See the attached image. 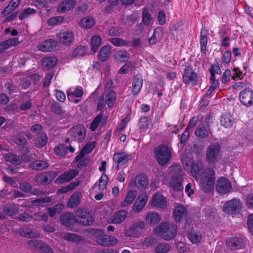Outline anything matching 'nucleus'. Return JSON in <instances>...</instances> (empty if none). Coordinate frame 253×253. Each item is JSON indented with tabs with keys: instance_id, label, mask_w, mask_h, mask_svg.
Returning a JSON list of instances; mask_svg holds the SVG:
<instances>
[{
	"instance_id": "f257e3e1",
	"label": "nucleus",
	"mask_w": 253,
	"mask_h": 253,
	"mask_svg": "<svg viewBox=\"0 0 253 253\" xmlns=\"http://www.w3.org/2000/svg\"><path fill=\"white\" fill-rule=\"evenodd\" d=\"M170 173V187L174 191H182L183 189L182 185L183 171L182 168L178 165H174L172 167Z\"/></svg>"
},
{
	"instance_id": "f03ea898",
	"label": "nucleus",
	"mask_w": 253,
	"mask_h": 253,
	"mask_svg": "<svg viewBox=\"0 0 253 253\" xmlns=\"http://www.w3.org/2000/svg\"><path fill=\"white\" fill-rule=\"evenodd\" d=\"M177 227L173 224L168 222H162L157 226L155 230V233L159 234L166 240H170L173 238L177 233Z\"/></svg>"
},
{
	"instance_id": "7ed1b4c3",
	"label": "nucleus",
	"mask_w": 253,
	"mask_h": 253,
	"mask_svg": "<svg viewBox=\"0 0 253 253\" xmlns=\"http://www.w3.org/2000/svg\"><path fill=\"white\" fill-rule=\"evenodd\" d=\"M154 153L157 162L161 166L166 165L172 156L170 149L165 145H161L156 147Z\"/></svg>"
},
{
	"instance_id": "20e7f679",
	"label": "nucleus",
	"mask_w": 253,
	"mask_h": 253,
	"mask_svg": "<svg viewBox=\"0 0 253 253\" xmlns=\"http://www.w3.org/2000/svg\"><path fill=\"white\" fill-rule=\"evenodd\" d=\"M204 176L202 178L201 187L206 193L211 192L215 183V172L212 168H207L204 171Z\"/></svg>"
},
{
	"instance_id": "39448f33",
	"label": "nucleus",
	"mask_w": 253,
	"mask_h": 253,
	"mask_svg": "<svg viewBox=\"0 0 253 253\" xmlns=\"http://www.w3.org/2000/svg\"><path fill=\"white\" fill-rule=\"evenodd\" d=\"M86 235L95 241L98 244L101 246L106 245V235L102 229L97 228H88L85 230Z\"/></svg>"
},
{
	"instance_id": "423d86ee",
	"label": "nucleus",
	"mask_w": 253,
	"mask_h": 253,
	"mask_svg": "<svg viewBox=\"0 0 253 253\" xmlns=\"http://www.w3.org/2000/svg\"><path fill=\"white\" fill-rule=\"evenodd\" d=\"M221 151L220 145L216 143H211L208 147L206 159L209 164H214L218 162V156Z\"/></svg>"
},
{
	"instance_id": "0eeeda50",
	"label": "nucleus",
	"mask_w": 253,
	"mask_h": 253,
	"mask_svg": "<svg viewBox=\"0 0 253 253\" xmlns=\"http://www.w3.org/2000/svg\"><path fill=\"white\" fill-rule=\"evenodd\" d=\"M76 223L85 226H90L93 224L94 219L91 213L86 211L78 209L76 212Z\"/></svg>"
},
{
	"instance_id": "6e6552de",
	"label": "nucleus",
	"mask_w": 253,
	"mask_h": 253,
	"mask_svg": "<svg viewBox=\"0 0 253 253\" xmlns=\"http://www.w3.org/2000/svg\"><path fill=\"white\" fill-rule=\"evenodd\" d=\"M68 134L73 140L81 142L85 138L86 129L83 125L79 124L73 126L68 131Z\"/></svg>"
},
{
	"instance_id": "1a4fd4ad",
	"label": "nucleus",
	"mask_w": 253,
	"mask_h": 253,
	"mask_svg": "<svg viewBox=\"0 0 253 253\" xmlns=\"http://www.w3.org/2000/svg\"><path fill=\"white\" fill-rule=\"evenodd\" d=\"M242 205L240 201L237 199H233L227 201L223 207V211L229 215L235 214L241 210Z\"/></svg>"
},
{
	"instance_id": "9d476101",
	"label": "nucleus",
	"mask_w": 253,
	"mask_h": 253,
	"mask_svg": "<svg viewBox=\"0 0 253 253\" xmlns=\"http://www.w3.org/2000/svg\"><path fill=\"white\" fill-rule=\"evenodd\" d=\"M215 186L217 192L220 194H225L230 192L232 188L231 182L223 177L218 179Z\"/></svg>"
},
{
	"instance_id": "9b49d317",
	"label": "nucleus",
	"mask_w": 253,
	"mask_h": 253,
	"mask_svg": "<svg viewBox=\"0 0 253 253\" xmlns=\"http://www.w3.org/2000/svg\"><path fill=\"white\" fill-rule=\"evenodd\" d=\"M239 98L244 105L249 107L253 105V90L249 87L243 89L240 93Z\"/></svg>"
},
{
	"instance_id": "f8f14e48",
	"label": "nucleus",
	"mask_w": 253,
	"mask_h": 253,
	"mask_svg": "<svg viewBox=\"0 0 253 253\" xmlns=\"http://www.w3.org/2000/svg\"><path fill=\"white\" fill-rule=\"evenodd\" d=\"M57 174V172L55 171L45 172L36 176V181L42 184H48L52 182Z\"/></svg>"
},
{
	"instance_id": "ddd939ff",
	"label": "nucleus",
	"mask_w": 253,
	"mask_h": 253,
	"mask_svg": "<svg viewBox=\"0 0 253 253\" xmlns=\"http://www.w3.org/2000/svg\"><path fill=\"white\" fill-rule=\"evenodd\" d=\"M58 43L56 41L48 39L38 45V49L43 52L54 51L57 49Z\"/></svg>"
},
{
	"instance_id": "4468645a",
	"label": "nucleus",
	"mask_w": 253,
	"mask_h": 253,
	"mask_svg": "<svg viewBox=\"0 0 253 253\" xmlns=\"http://www.w3.org/2000/svg\"><path fill=\"white\" fill-rule=\"evenodd\" d=\"M183 82L188 84L192 82L193 85L197 84V74L192 71L190 66H186L184 69V75H183Z\"/></svg>"
},
{
	"instance_id": "2eb2a0df",
	"label": "nucleus",
	"mask_w": 253,
	"mask_h": 253,
	"mask_svg": "<svg viewBox=\"0 0 253 253\" xmlns=\"http://www.w3.org/2000/svg\"><path fill=\"white\" fill-rule=\"evenodd\" d=\"M226 245L232 250H238L244 248L246 243L242 238L234 237L229 238L226 241Z\"/></svg>"
},
{
	"instance_id": "dca6fc26",
	"label": "nucleus",
	"mask_w": 253,
	"mask_h": 253,
	"mask_svg": "<svg viewBox=\"0 0 253 253\" xmlns=\"http://www.w3.org/2000/svg\"><path fill=\"white\" fill-rule=\"evenodd\" d=\"M77 174L78 171L76 169H71L66 171L59 176L54 181L56 184L64 183L73 179Z\"/></svg>"
},
{
	"instance_id": "f3484780",
	"label": "nucleus",
	"mask_w": 253,
	"mask_h": 253,
	"mask_svg": "<svg viewBox=\"0 0 253 253\" xmlns=\"http://www.w3.org/2000/svg\"><path fill=\"white\" fill-rule=\"evenodd\" d=\"M187 210L186 208L182 205L176 207L173 210V215L175 220L177 222H180L187 215Z\"/></svg>"
},
{
	"instance_id": "a211bd4d",
	"label": "nucleus",
	"mask_w": 253,
	"mask_h": 253,
	"mask_svg": "<svg viewBox=\"0 0 253 253\" xmlns=\"http://www.w3.org/2000/svg\"><path fill=\"white\" fill-rule=\"evenodd\" d=\"M60 221L63 225L69 227L76 223V217L71 212H65L60 216Z\"/></svg>"
},
{
	"instance_id": "6ab92c4d",
	"label": "nucleus",
	"mask_w": 253,
	"mask_h": 253,
	"mask_svg": "<svg viewBox=\"0 0 253 253\" xmlns=\"http://www.w3.org/2000/svg\"><path fill=\"white\" fill-rule=\"evenodd\" d=\"M130 186H136L138 188L141 189H144L146 188L148 185V178L147 176L144 174H141L135 177L134 181L129 184Z\"/></svg>"
},
{
	"instance_id": "aec40b11",
	"label": "nucleus",
	"mask_w": 253,
	"mask_h": 253,
	"mask_svg": "<svg viewBox=\"0 0 253 253\" xmlns=\"http://www.w3.org/2000/svg\"><path fill=\"white\" fill-rule=\"evenodd\" d=\"M59 36L60 43L64 45H70L74 40V34L70 31L60 33Z\"/></svg>"
},
{
	"instance_id": "412c9836",
	"label": "nucleus",
	"mask_w": 253,
	"mask_h": 253,
	"mask_svg": "<svg viewBox=\"0 0 253 253\" xmlns=\"http://www.w3.org/2000/svg\"><path fill=\"white\" fill-rule=\"evenodd\" d=\"M151 205L161 208H164L167 206V201L165 197L160 193H155L152 197Z\"/></svg>"
},
{
	"instance_id": "4be33fe9",
	"label": "nucleus",
	"mask_w": 253,
	"mask_h": 253,
	"mask_svg": "<svg viewBox=\"0 0 253 253\" xmlns=\"http://www.w3.org/2000/svg\"><path fill=\"white\" fill-rule=\"evenodd\" d=\"M148 200V196L146 194L139 195L135 201L133 209L136 212H140L146 205Z\"/></svg>"
},
{
	"instance_id": "5701e85b",
	"label": "nucleus",
	"mask_w": 253,
	"mask_h": 253,
	"mask_svg": "<svg viewBox=\"0 0 253 253\" xmlns=\"http://www.w3.org/2000/svg\"><path fill=\"white\" fill-rule=\"evenodd\" d=\"M145 219L147 223L154 226L160 222L161 217L157 212H151L146 214Z\"/></svg>"
},
{
	"instance_id": "b1692460",
	"label": "nucleus",
	"mask_w": 253,
	"mask_h": 253,
	"mask_svg": "<svg viewBox=\"0 0 253 253\" xmlns=\"http://www.w3.org/2000/svg\"><path fill=\"white\" fill-rule=\"evenodd\" d=\"M19 43L18 38H14L0 43V53H3L6 49L12 46H16Z\"/></svg>"
},
{
	"instance_id": "393cba45",
	"label": "nucleus",
	"mask_w": 253,
	"mask_h": 253,
	"mask_svg": "<svg viewBox=\"0 0 253 253\" xmlns=\"http://www.w3.org/2000/svg\"><path fill=\"white\" fill-rule=\"evenodd\" d=\"M76 2L74 0H65L62 2L57 8V11L60 13L73 9L76 5Z\"/></svg>"
},
{
	"instance_id": "a878e982",
	"label": "nucleus",
	"mask_w": 253,
	"mask_h": 253,
	"mask_svg": "<svg viewBox=\"0 0 253 253\" xmlns=\"http://www.w3.org/2000/svg\"><path fill=\"white\" fill-rule=\"evenodd\" d=\"M114 161L120 164L121 166L125 165L131 157L124 152L115 153L113 156Z\"/></svg>"
},
{
	"instance_id": "bb28decb",
	"label": "nucleus",
	"mask_w": 253,
	"mask_h": 253,
	"mask_svg": "<svg viewBox=\"0 0 253 253\" xmlns=\"http://www.w3.org/2000/svg\"><path fill=\"white\" fill-rule=\"evenodd\" d=\"M58 62L56 57H48L42 59L41 63L43 68L49 69L54 66Z\"/></svg>"
},
{
	"instance_id": "cd10ccee",
	"label": "nucleus",
	"mask_w": 253,
	"mask_h": 253,
	"mask_svg": "<svg viewBox=\"0 0 253 253\" xmlns=\"http://www.w3.org/2000/svg\"><path fill=\"white\" fill-rule=\"evenodd\" d=\"M127 212L124 210H120L115 212L112 219V223L115 224L121 223L125 220Z\"/></svg>"
},
{
	"instance_id": "c85d7f7f",
	"label": "nucleus",
	"mask_w": 253,
	"mask_h": 253,
	"mask_svg": "<svg viewBox=\"0 0 253 253\" xmlns=\"http://www.w3.org/2000/svg\"><path fill=\"white\" fill-rule=\"evenodd\" d=\"M145 223L144 221H139L133 223L129 228V232L131 234L137 235L141 233L142 230L144 228Z\"/></svg>"
},
{
	"instance_id": "c756f323",
	"label": "nucleus",
	"mask_w": 253,
	"mask_h": 253,
	"mask_svg": "<svg viewBox=\"0 0 253 253\" xmlns=\"http://www.w3.org/2000/svg\"><path fill=\"white\" fill-rule=\"evenodd\" d=\"M191 172L192 176L195 178H198L201 174L203 171V166L201 162L192 163L191 165Z\"/></svg>"
},
{
	"instance_id": "7c9ffc66",
	"label": "nucleus",
	"mask_w": 253,
	"mask_h": 253,
	"mask_svg": "<svg viewBox=\"0 0 253 253\" xmlns=\"http://www.w3.org/2000/svg\"><path fill=\"white\" fill-rule=\"evenodd\" d=\"M142 79L141 77L136 75L133 79L132 82V93L136 95L138 93L142 86Z\"/></svg>"
},
{
	"instance_id": "2f4dec72",
	"label": "nucleus",
	"mask_w": 253,
	"mask_h": 253,
	"mask_svg": "<svg viewBox=\"0 0 253 253\" xmlns=\"http://www.w3.org/2000/svg\"><path fill=\"white\" fill-rule=\"evenodd\" d=\"M111 46L106 45L102 46L99 51V53L98 55V58L102 62H105L107 61L110 54Z\"/></svg>"
},
{
	"instance_id": "473e14b6",
	"label": "nucleus",
	"mask_w": 253,
	"mask_h": 253,
	"mask_svg": "<svg viewBox=\"0 0 253 253\" xmlns=\"http://www.w3.org/2000/svg\"><path fill=\"white\" fill-rule=\"evenodd\" d=\"M2 211L5 214L12 216L18 212L19 208L14 204H7L3 207Z\"/></svg>"
},
{
	"instance_id": "72a5a7b5",
	"label": "nucleus",
	"mask_w": 253,
	"mask_h": 253,
	"mask_svg": "<svg viewBox=\"0 0 253 253\" xmlns=\"http://www.w3.org/2000/svg\"><path fill=\"white\" fill-rule=\"evenodd\" d=\"M80 195L81 193L79 192L73 193L68 201L67 206L71 208L78 206L80 203Z\"/></svg>"
},
{
	"instance_id": "f704fd0d",
	"label": "nucleus",
	"mask_w": 253,
	"mask_h": 253,
	"mask_svg": "<svg viewBox=\"0 0 253 253\" xmlns=\"http://www.w3.org/2000/svg\"><path fill=\"white\" fill-rule=\"evenodd\" d=\"M18 233L21 236L27 238H35L39 237V234L34 232L33 230L26 227L20 228Z\"/></svg>"
},
{
	"instance_id": "c9c22d12",
	"label": "nucleus",
	"mask_w": 253,
	"mask_h": 253,
	"mask_svg": "<svg viewBox=\"0 0 253 253\" xmlns=\"http://www.w3.org/2000/svg\"><path fill=\"white\" fill-rule=\"evenodd\" d=\"M137 195V191L136 190L129 191L125 198L124 201L122 204L123 207L127 206L130 205Z\"/></svg>"
},
{
	"instance_id": "e433bc0d",
	"label": "nucleus",
	"mask_w": 253,
	"mask_h": 253,
	"mask_svg": "<svg viewBox=\"0 0 253 253\" xmlns=\"http://www.w3.org/2000/svg\"><path fill=\"white\" fill-rule=\"evenodd\" d=\"M49 164L44 161L37 160L30 164V168L33 169L42 170L48 167Z\"/></svg>"
},
{
	"instance_id": "4c0bfd02",
	"label": "nucleus",
	"mask_w": 253,
	"mask_h": 253,
	"mask_svg": "<svg viewBox=\"0 0 253 253\" xmlns=\"http://www.w3.org/2000/svg\"><path fill=\"white\" fill-rule=\"evenodd\" d=\"M50 110L52 113L58 116L63 115L65 113V110L61 104L57 102H54L51 104Z\"/></svg>"
},
{
	"instance_id": "58836bf2",
	"label": "nucleus",
	"mask_w": 253,
	"mask_h": 253,
	"mask_svg": "<svg viewBox=\"0 0 253 253\" xmlns=\"http://www.w3.org/2000/svg\"><path fill=\"white\" fill-rule=\"evenodd\" d=\"M62 238L67 241L75 243H79L83 240L81 236L71 233H66L64 234Z\"/></svg>"
},
{
	"instance_id": "ea45409f",
	"label": "nucleus",
	"mask_w": 253,
	"mask_h": 253,
	"mask_svg": "<svg viewBox=\"0 0 253 253\" xmlns=\"http://www.w3.org/2000/svg\"><path fill=\"white\" fill-rule=\"evenodd\" d=\"M48 137L45 133H42L35 138V144L38 148H42L47 143Z\"/></svg>"
},
{
	"instance_id": "a19ab883",
	"label": "nucleus",
	"mask_w": 253,
	"mask_h": 253,
	"mask_svg": "<svg viewBox=\"0 0 253 253\" xmlns=\"http://www.w3.org/2000/svg\"><path fill=\"white\" fill-rule=\"evenodd\" d=\"M80 184V181L77 180L74 182H71L69 185L63 187L62 188L59 189L58 192L60 194L66 193L69 191L73 190L76 187L79 186Z\"/></svg>"
},
{
	"instance_id": "79ce46f5",
	"label": "nucleus",
	"mask_w": 253,
	"mask_h": 253,
	"mask_svg": "<svg viewBox=\"0 0 253 253\" xmlns=\"http://www.w3.org/2000/svg\"><path fill=\"white\" fill-rule=\"evenodd\" d=\"M196 135L202 139L208 137L209 136V131L205 127L202 125H199L195 130Z\"/></svg>"
},
{
	"instance_id": "37998d69",
	"label": "nucleus",
	"mask_w": 253,
	"mask_h": 253,
	"mask_svg": "<svg viewBox=\"0 0 253 253\" xmlns=\"http://www.w3.org/2000/svg\"><path fill=\"white\" fill-rule=\"evenodd\" d=\"M116 99V94L114 90H111L106 96V103L109 108L114 105Z\"/></svg>"
},
{
	"instance_id": "c03bdc74",
	"label": "nucleus",
	"mask_w": 253,
	"mask_h": 253,
	"mask_svg": "<svg viewBox=\"0 0 253 253\" xmlns=\"http://www.w3.org/2000/svg\"><path fill=\"white\" fill-rule=\"evenodd\" d=\"M101 39L99 36H94L91 39V51L95 53L100 45Z\"/></svg>"
},
{
	"instance_id": "a18cd8bd",
	"label": "nucleus",
	"mask_w": 253,
	"mask_h": 253,
	"mask_svg": "<svg viewBox=\"0 0 253 253\" xmlns=\"http://www.w3.org/2000/svg\"><path fill=\"white\" fill-rule=\"evenodd\" d=\"M86 53V48L84 45H79L77 46L73 51L72 57L76 58L82 57L85 55Z\"/></svg>"
},
{
	"instance_id": "49530a36",
	"label": "nucleus",
	"mask_w": 253,
	"mask_h": 253,
	"mask_svg": "<svg viewBox=\"0 0 253 253\" xmlns=\"http://www.w3.org/2000/svg\"><path fill=\"white\" fill-rule=\"evenodd\" d=\"M152 21V17L150 14L149 9L145 7L142 12V22L146 26L149 25Z\"/></svg>"
},
{
	"instance_id": "de8ad7c7",
	"label": "nucleus",
	"mask_w": 253,
	"mask_h": 253,
	"mask_svg": "<svg viewBox=\"0 0 253 253\" xmlns=\"http://www.w3.org/2000/svg\"><path fill=\"white\" fill-rule=\"evenodd\" d=\"M209 72L211 74V77L210 78V81H214L215 80V74L220 75L221 71L219 65L215 64H211L210 66L209 69Z\"/></svg>"
},
{
	"instance_id": "09e8293b",
	"label": "nucleus",
	"mask_w": 253,
	"mask_h": 253,
	"mask_svg": "<svg viewBox=\"0 0 253 253\" xmlns=\"http://www.w3.org/2000/svg\"><path fill=\"white\" fill-rule=\"evenodd\" d=\"M79 24L84 28L89 29L93 26L94 20L92 18L86 17L80 21Z\"/></svg>"
},
{
	"instance_id": "8fccbe9b",
	"label": "nucleus",
	"mask_w": 253,
	"mask_h": 253,
	"mask_svg": "<svg viewBox=\"0 0 253 253\" xmlns=\"http://www.w3.org/2000/svg\"><path fill=\"white\" fill-rule=\"evenodd\" d=\"M128 55L126 51L120 50L116 52L114 56L116 59L120 62H126L128 59Z\"/></svg>"
},
{
	"instance_id": "3c124183",
	"label": "nucleus",
	"mask_w": 253,
	"mask_h": 253,
	"mask_svg": "<svg viewBox=\"0 0 253 253\" xmlns=\"http://www.w3.org/2000/svg\"><path fill=\"white\" fill-rule=\"evenodd\" d=\"M54 151L56 155L64 157L67 153V147L63 144H59L54 148Z\"/></svg>"
},
{
	"instance_id": "603ef678",
	"label": "nucleus",
	"mask_w": 253,
	"mask_h": 253,
	"mask_svg": "<svg viewBox=\"0 0 253 253\" xmlns=\"http://www.w3.org/2000/svg\"><path fill=\"white\" fill-rule=\"evenodd\" d=\"M103 113V111H102L94 119L93 121L91 122L90 125V129L91 130V131H95L98 125L99 124L100 125V122L102 120Z\"/></svg>"
},
{
	"instance_id": "864d4df0",
	"label": "nucleus",
	"mask_w": 253,
	"mask_h": 253,
	"mask_svg": "<svg viewBox=\"0 0 253 253\" xmlns=\"http://www.w3.org/2000/svg\"><path fill=\"white\" fill-rule=\"evenodd\" d=\"M5 160L13 164L20 165L21 162L20 159L13 153H8L5 155Z\"/></svg>"
},
{
	"instance_id": "5fc2aeb1",
	"label": "nucleus",
	"mask_w": 253,
	"mask_h": 253,
	"mask_svg": "<svg viewBox=\"0 0 253 253\" xmlns=\"http://www.w3.org/2000/svg\"><path fill=\"white\" fill-rule=\"evenodd\" d=\"M113 44L115 46H129L130 41L123 40L121 38H114L110 40Z\"/></svg>"
},
{
	"instance_id": "6e6d98bb",
	"label": "nucleus",
	"mask_w": 253,
	"mask_h": 253,
	"mask_svg": "<svg viewBox=\"0 0 253 253\" xmlns=\"http://www.w3.org/2000/svg\"><path fill=\"white\" fill-rule=\"evenodd\" d=\"M51 198L49 197H41L36 199L32 201V204L35 206H44V204L51 202Z\"/></svg>"
},
{
	"instance_id": "4d7b16f0",
	"label": "nucleus",
	"mask_w": 253,
	"mask_h": 253,
	"mask_svg": "<svg viewBox=\"0 0 253 253\" xmlns=\"http://www.w3.org/2000/svg\"><path fill=\"white\" fill-rule=\"evenodd\" d=\"M181 162L185 169H189L192 164L191 158L187 154H181Z\"/></svg>"
},
{
	"instance_id": "13d9d810",
	"label": "nucleus",
	"mask_w": 253,
	"mask_h": 253,
	"mask_svg": "<svg viewBox=\"0 0 253 253\" xmlns=\"http://www.w3.org/2000/svg\"><path fill=\"white\" fill-rule=\"evenodd\" d=\"M169 250V246L166 243L160 244L155 248V251L157 253H167Z\"/></svg>"
},
{
	"instance_id": "bf43d9fd",
	"label": "nucleus",
	"mask_w": 253,
	"mask_h": 253,
	"mask_svg": "<svg viewBox=\"0 0 253 253\" xmlns=\"http://www.w3.org/2000/svg\"><path fill=\"white\" fill-rule=\"evenodd\" d=\"M124 33V29L120 27H114L109 30V35L110 36H118Z\"/></svg>"
},
{
	"instance_id": "052dcab7",
	"label": "nucleus",
	"mask_w": 253,
	"mask_h": 253,
	"mask_svg": "<svg viewBox=\"0 0 253 253\" xmlns=\"http://www.w3.org/2000/svg\"><path fill=\"white\" fill-rule=\"evenodd\" d=\"M108 176L105 174H103L101 176L99 181V189L100 190H103L106 186L108 182Z\"/></svg>"
},
{
	"instance_id": "680f3d73",
	"label": "nucleus",
	"mask_w": 253,
	"mask_h": 253,
	"mask_svg": "<svg viewBox=\"0 0 253 253\" xmlns=\"http://www.w3.org/2000/svg\"><path fill=\"white\" fill-rule=\"evenodd\" d=\"M36 10L34 9L28 8L23 10L22 13L19 16L20 20H22L27 18L31 14H34Z\"/></svg>"
},
{
	"instance_id": "e2e57ef3",
	"label": "nucleus",
	"mask_w": 253,
	"mask_h": 253,
	"mask_svg": "<svg viewBox=\"0 0 253 253\" xmlns=\"http://www.w3.org/2000/svg\"><path fill=\"white\" fill-rule=\"evenodd\" d=\"M41 253H52L53 251L50 247L42 241L38 249Z\"/></svg>"
},
{
	"instance_id": "0e129e2a",
	"label": "nucleus",
	"mask_w": 253,
	"mask_h": 253,
	"mask_svg": "<svg viewBox=\"0 0 253 253\" xmlns=\"http://www.w3.org/2000/svg\"><path fill=\"white\" fill-rule=\"evenodd\" d=\"M157 243V240L156 238L152 237H146L144 239L142 244L144 247H148L152 245H155Z\"/></svg>"
},
{
	"instance_id": "69168bd1",
	"label": "nucleus",
	"mask_w": 253,
	"mask_h": 253,
	"mask_svg": "<svg viewBox=\"0 0 253 253\" xmlns=\"http://www.w3.org/2000/svg\"><path fill=\"white\" fill-rule=\"evenodd\" d=\"M19 188L24 192L30 193L32 190V186L30 183L27 182H23L20 183Z\"/></svg>"
},
{
	"instance_id": "338daca9",
	"label": "nucleus",
	"mask_w": 253,
	"mask_h": 253,
	"mask_svg": "<svg viewBox=\"0 0 253 253\" xmlns=\"http://www.w3.org/2000/svg\"><path fill=\"white\" fill-rule=\"evenodd\" d=\"M188 237L193 243H197L200 241L199 235L194 231H191L188 233Z\"/></svg>"
},
{
	"instance_id": "774afa93",
	"label": "nucleus",
	"mask_w": 253,
	"mask_h": 253,
	"mask_svg": "<svg viewBox=\"0 0 253 253\" xmlns=\"http://www.w3.org/2000/svg\"><path fill=\"white\" fill-rule=\"evenodd\" d=\"M247 225L250 233L253 235V213L248 215Z\"/></svg>"
}]
</instances>
